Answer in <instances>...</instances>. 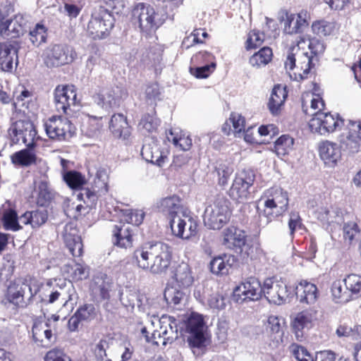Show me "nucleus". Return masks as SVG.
Listing matches in <instances>:
<instances>
[{
  "label": "nucleus",
  "instance_id": "cd10ccee",
  "mask_svg": "<svg viewBox=\"0 0 361 361\" xmlns=\"http://www.w3.org/2000/svg\"><path fill=\"white\" fill-rule=\"evenodd\" d=\"M141 155L147 161L159 166H161L167 159V155L161 152L154 142L145 144L141 150Z\"/></svg>",
  "mask_w": 361,
  "mask_h": 361
},
{
  "label": "nucleus",
  "instance_id": "c85d7f7f",
  "mask_svg": "<svg viewBox=\"0 0 361 361\" xmlns=\"http://www.w3.org/2000/svg\"><path fill=\"white\" fill-rule=\"evenodd\" d=\"M287 95L288 93L285 87L280 85L274 86L268 103L269 109L273 115H277L280 113Z\"/></svg>",
  "mask_w": 361,
  "mask_h": 361
},
{
  "label": "nucleus",
  "instance_id": "6e6552de",
  "mask_svg": "<svg viewBox=\"0 0 361 361\" xmlns=\"http://www.w3.org/2000/svg\"><path fill=\"white\" fill-rule=\"evenodd\" d=\"M230 215L228 201L218 198L206 207L204 223L210 229H220L228 221Z\"/></svg>",
  "mask_w": 361,
  "mask_h": 361
},
{
  "label": "nucleus",
  "instance_id": "e433bc0d",
  "mask_svg": "<svg viewBox=\"0 0 361 361\" xmlns=\"http://www.w3.org/2000/svg\"><path fill=\"white\" fill-rule=\"evenodd\" d=\"M114 236L115 238L114 244L118 247L127 248L132 246L133 237L129 226L123 225L120 228L116 226L114 231Z\"/></svg>",
  "mask_w": 361,
  "mask_h": 361
},
{
  "label": "nucleus",
  "instance_id": "5fc2aeb1",
  "mask_svg": "<svg viewBox=\"0 0 361 361\" xmlns=\"http://www.w3.org/2000/svg\"><path fill=\"white\" fill-rule=\"evenodd\" d=\"M75 312L82 322L91 321L97 315L96 309L93 304H85L80 306Z\"/></svg>",
  "mask_w": 361,
  "mask_h": 361
},
{
  "label": "nucleus",
  "instance_id": "3c124183",
  "mask_svg": "<svg viewBox=\"0 0 361 361\" xmlns=\"http://www.w3.org/2000/svg\"><path fill=\"white\" fill-rule=\"evenodd\" d=\"M159 126V120L155 116V114L152 111L151 114H145L140 123L139 128L140 130H145L147 132H152L157 129Z\"/></svg>",
  "mask_w": 361,
  "mask_h": 361
},
{
  "label": "nucleus",
  "instance_id": "a878e982",
  "mask_svg": "<svg viewBox=\"0 0 361 361\" xmlns=\"http://www.w3.org/2000/svg\"><path fill=\"white\" fill-rule=\"evenodd\" d=\"M235 257L232 255H223L214 257L209 264L211 271L216 275H226L235 263Z\"/></svg>",
  "mask_w": 361,
  "mask_h": 361
},
{
  "label": "nucleus",
  "instance_id": "6ab92c4d",
  "mask_svg": "<svg viewBox=\"0 0 361 361\" xmlns=\"http://www.w3.org/2000/svg\"><path fill=\"white\" fill-rule=\"evenodd\" d=\"M61 235L72 255L80 257L82 254L83 245L75 224L73 223L66 224L61 231Z\"/></svg>",
  "mask_w": 361,
  "mask_h": 361
},
{
  "label": "nucleus",
  "instance_id": "0e129e2a",
  "mask_svg": "<svg viewBox=\"0 0 361 361\" xmlns=\"http://www.w3.org/2000/svg\"><path fill=\"white\" fill-rule=\"evenodd\" d=\"M312 30L313 32L318 36H327L331 33L333 26L331 23L325 20H319L314 22L312 25Z\"/></svg>",
  "mask_w": 361,
  "mask_h": 361
},
{
  "label": "nucleus",
  "instance_id": "f8f14e48",
  "mask_svg": "<svg viewBox=\"0 0 361 361\" xmlns=\"http://www.w3.org/2000/svg\"><path fill=\"white\" fill-rule=\"evenodd\" d=\"M9 135L14 143L20 140L29 148L36 147V141L39 139L33 123L28 120H19L15 122L8 130Z\"/></svg>",
  "mask_w": 361,
  "mask_h": 361
},
{
  "label": "nucleus",
  "instance_id": "c9c22d12",
  "mask_svg": "<svg viewBox=\"0 0 361 361\" xmlns=\"http://www.w3.org/2000/svg\"><path fill=\"white\" fill-rule=\"evenodd\" d=\"M63 271L67 274V276L74 281L86 279L89 276L87 267L80 263L66 264L63 267Z\"/></svg>",
  "mask_w": 361,
  "mask_h": 361
},
{
  "label": "nucleus",
  "instance_id": "bf43d9fd",
  "mask_svg": "<svg viewBox=\"0 0 361 361\" xmlns=\"http://www.w3.org/2000/svg\"><path fill=\"white\" fill-rule=\"evenodd\" d=\"M264 40V35L263 32L255 30H252L250 32L246 41V49H256L262 44Z\"/></svg>",
  "mask_w": 361,
  "mask_h": 361
},
{
  "label": "nucleus",
  "instance_id": "37998d69",
  "mask_svg": "<svg viewBox=\"0 0 361 361\" xmlns=\"http://www.w3.org/2000/svg\"><path fill=\"white\" fill-rule=\"evenodd\" d=\"M321 219L329 224H341L345 221L343 211L338 207H331V209H322L321 213Z\"/></svg>",
  "mask_w": 361,
  "mask_h": 361
},
{
  "label": "nucleus",
  "instance_id": "49530a36",
  "mask_svg": "<svg viewBox=\"0 0 361 361\" xmlns=\"http://www.w3.org/2000/svg\"><path fill=\"white\" fill-rule=\"evenodd\" d=\"M63 180L72 189H80L85 183V177L76 171H69L64 173Z\"/></svg>",
  "mask_w": 361,
  "mask_h": 361
},
{
  "label": "nucleus",
  "instance_id": "8fccbe9b",
  "mask_svg": "<svg viewBox=\"0 0 361 361\" xmlns=\"http://www.w3.org/2000/svg\"><path fill=\"white\" fill-rule=\"evenodd\" d=\"M29 39L32 44L38 47L45 42L47 39V30L43 25L37 24L35 27L29 32Z\"/></svg>",
  "mask_w": 361,
  "mask_h": 361
},
{
  "label": "nucleus",
  "instance_id": "338daca9",
  "mask_svg": "<svg viewBox=\"0 0 361 361\" xmlns=\"http://www.w3.org/2000/svg\"><path fill=\"white\" fill-rule=\"evenodd\" d=\"M109 348V339L106 338H102L96 345L94 348V353L97 359L99 361H111L106 359V350Z\"/></svg>",
  "mask_w": 361,
  "mask_h": 361
},
{
  "label": "nucleus",
  "instance_id": "0eeeda50",
  "mask_svg": "<svg viewBox=\"0 0 361 361\" xmlns=\"http://www.w3.org/2000/svg\"><path fill=\"white\" fill-rule=\"evenodd\" d=\"M114 27V17L103 6L94 8L87 24V33L93 39L107 37Z\"/></svg>",
  "mask_w": 361,
  "mask_h": 361
},
{
  "label": "nucleus",
  "instance_id": "6e6d98bb",
  "mask_svg": "<svg viewBox=\"0 0 361 361\" xmlns=\"http://www.w3.org/2000/svg\"><path fill=\"white\" fill-rule=\"evenodd\" d=\"M4 226L6 230L17 231L22 228L18 221V216L15 211L11 210L4 214L3 217Z\"/></svg>",
  "mask_w": 361,
  "mask_h": 361
},
{
  "label": "nucleus",
  "instance_id": "09e8293b",
  "mask_svg": "<svg viewBox=\"0 0 361 361\" xmlns=\"http://www.w3.org/2000/svg\"><path fill=\"white\" fill-rule=\"evenodd\" d=\"M293 143L292 137L288 135H282L275 142L274 151L279 157L284 156L292 149Z\"/></svg>",
  "mask_w": 361,
  "mask_h": 361
},
{
  "label": "nucleus",
  "instance_id": "dca6fc26",
  "mask_svg": "<svg viewBox=\"0 0 361 361\" xmlns=\"http://www.w3.org/2000/svg\"><path fill=\"white\" fill-rule=\"evenodd\" d=\"M170 226L174 235L182 239H189L197 233V224L192 218L179 215L174 216L170 221Z\"/></svg>",
  "mask_w": 361,
  "mask_h": 361
},
{
  "label": "nucleus",
  "instance_id": "603ef678",
  "mask_svg": "<svg viewBox=\"0 0 361 361\" xmlns=\"http://www.w3.org/2000/svg\"><path fill=\"white\" fill-rule=\"evenodd\" d=\"M281 322V319L274 315L269 316L267 320V328L272 334H276V337L274 338L277 342H279V340L281 341L283 335L282 324Z\"/></svg>",
  "mask_w": 361,
  "mask_h": 361
},
{
  "label": "nucleus",
  "instance_id": "58836bf2",
  "mask_svg": "<svg viewBox=\"0 0 361 361\" xmlns=\"http://www.w3.org/2000/svg\"><path fill=\"white\" fill-rule=\"evenodd\" d=\"M343 282L350 293L351 300L361 295L360 275L355 274H348L343 279Z\"/></svg>",
  "mask_w": 361,
  "mask_h": 361
},
{
  "label": "nucleus",
  "instance_id": "de8ad7c7",
  "mask_svg": "<svg viewBox=\"0 0 361 361\" xmlns=\"http://www.w3.org/2000/svg\"><path fill=\"white\" fill-rule=\"evenodd\" d=\"M37 204L40 207L47 205L51 200V193L49 187V184L46 180L39 182L37 189Z\"/></svg>",
  "mask_w": 361,
  "mask_h": 361
},
{
  "label": "nucleus",
  "instance_id": "473e14b6",
  "mask_svg": "<svg viewBox=\"0 0 361 361\" xmlns=\"http://www.w3.org/2000/svg\"><path fill=\"white\" fill-rule=\"evenodd\" d=\"M174 278L178 286L183 288H188L194 282V276L191 268L185 262H181L176 267Z\"/></svg>",
  "mask_w": 361,
  "mask_h": 361
},
{
  "label": "nucleus",
  "instance_id": "bb28decb",
  "mask_svg": "<svg viewBox=\"0 0 361 361\" xmlns=\"http://www.w3.org/2000/svg\"><path fill=\"white\" fill-rule=\"evenodd\" d=\"M347 132L342 133L338 136L340 148L349 153H356L360 150L361 140L352 129H349V124Z\"/></svg>",
  "mask_w": 361,
  "mask_h": 361
},
{
  "label": "nucleus",
  "instance_id": "864d4df0",
  "mask_svg": "<svg viewBox=\"0 0 361 361\" xmlns=\"http://www.w3.org/2000/svg\"><path fill=\"white\" fill-rule=\"evenodd\" d=\"M310 325V323L307 321V318L302 312L297 314L292 322V327L298 338L302 337V329L305 327L308 328Z\"/></svg>",
  "mask_w": 361,
  "mask_h": 361
},
{
  "label": "nucleus",
  "instance_id": "7ed1b4c3",
  "mask_svg": "<svg viewBox=\"0 0 361 361\" xmlns=\"http://www.w3.org/2000/svg\"><path fill=\"white\" fill-rule=\"evenodd\" d=\"M166 18V14L159 13L152 6L145 3L137 4L132 11L133 23L146 34L155 32Z\"/></svg>",
  "mask_w": 361,
  "mask_h": 361
},
{
  "label": "nucleus",
  "instance_id": "9d476101",
  "mask_svg": "<svg viewBox=\"0 0 361 361\" xmlns=\"http://www.w3.org/2000/svg\"><path fill=\"white\" fill-rule=\"evenodd\" d=\"M266 195L264 215L267 217V221H271L273 219L282 215L288 209V197L287 192L279 187L269 189Z\"/></svg>",
  "mask_w": 361,
  "mask_h": 361
},
{
  "label": "nucleus",
  "instance_id": "20e7f679",
  "mask_svg": "<svg viewBox=\"0 0 361 361\" xmlns=\"http://www.w3.org/2000/svg\"><path fill=\"white\" fill-rule=\"evenodd\" d=\"M207 329L204 317L199 313L192 312L185 321L187 341L194 354H200L206 346Z\"/></svg>",
  "mask_w": 361,
  "mask_h": 361
},
{
  "label": "nucleus",
  "instance_id": "a19ab883",
  "mask_svg": "<svg viewBox=\"0 0 361 361\" xmlns=\"http://www.w3.org/2000/svg\"><path fill=\"white\" fill-rule=\"evenodd\" d=\"M343 280L334 281L331 287L332 300L336 303H346L351 300L346 287L343 288Z\"/></svg>",
  "mask_w": 361,
  "mask_h": 361
},
{
  "label": "nucleus",
  "instance_id": "7c9ffc66",
  "mask_svg": "<svg viewBox=\"0 0 361 361\" xmlns=\"http://www.w3.org/2000/svg\"><path fill=\"white\" fill-rule=\"evenodd\" d=\"M109 128L115 137H122L124 140L127 139L130 134V127L126 118L121 114L112 116Z\"/></svg>",
  "mask_w": 361,
  "mask_h": 361
},
{
  "label": "nucleus",
  "instance_id": "2eb2a0df",
  "mask_svg": "<svg viewBox=\"0 0 361 361\" xmlns=\"http://www.w3.org/2000/svg\"><path fill=\"white\" fill-rule=\"evenodd\" d=\"M54 100L58 111L71 114V107L79 104L76 90L73 85H58L54 90Z\"/></svg>",
  "mask_w": 361,
  "mask_h": 361
},
{
  "label": "nucleus",
  "instance_id": "9b49d317",
  "mask_svg": "<svg viewBox=\"0 0 361 361\" xmlns=\"http://www.w3.org/2000/svg\"><path fill=\"white\" fill-rule=\"evenodd\" d=\"M44 130L47 136L55 141L67 140L75 133V128L67 118L61 116H52L44 123Z\"/></svg>",
  "mask_w": 361,
  "mask_h": 361
},
{
  "label": "nucleus",
  "instance_id": "ddd939ff",
  "mask_svg": "<svg viewBox=\"0 0 361 361\" xmlns=\"http://www.w3.org/2000/svg\"><path fill=\"white\" fill-rule=\"evenodd\" d=\"M262 286L255 278H249L242 282L233 290V300L238 303L245 301H255L262 298Z\"/></svg>",
  "mask_w": 361,
  "mask_h": 361
},
{
  "label": "nucleus",
  "instance_id": "13d9d810",
  "mask_svg": "<svg viewBox=\"0 0 361 361\" xmlns=\"http://www.w3.org/2000/svg\"><path fill=\"white\" fill-rule=\"evenodd\" d=\"M360 230L357 224L355 221H348L344 223L343 228V234L345 241L350 244L355 238L358 235Z\"/></svg>",
  "mask_w": 361,
  "mask_h": 361
},
{
  "label": "nucleus",
  "instance_id": "e2e57ef3",
  "mask_svg": "<svg viewBox=\"0 0 361 361\" xmlns=\"http://www.w3.org/2000/svg\"><path fill=\"white\" fill-rule=\"evenodd\" d=\"M216 171L219 175V183L221 185H227L230 176L233 172L232 166L228 164H220L216 166Z\"/></svg>",
  "mask_w": 361,
  "mask_h": 361
},
{
  "label": "nucleus",
  "instance_id": "72a5a7b5",
  "mask_svg": "<svg viewBox=\"0 0 361 361\" xmlns=\"http://www.w3.org/2000/svg\"><path fill=\"white\" fill-rule=\"evenodd\" d=\"M57 286L59 287L60 297L64 301L63 305H66L68 302L73 305L77 302L78 295L71 281L59 280Z\"/></svg>",
  "mask_w": 361,
  "mask_h": 361
},
{
  "label": "nucleus",
  "instance_id": "052dcab7",
  "mask_svg": "<svg viewBox=\"0 0 361 361\" xmlns=\"http://www.w3.org/2000/svg\"><path fill=\"white\" fill-rule=\"evenodd\" d=\"M164 298L168 303L176 305L183 300L185 294L176 288H168L164 291Z\"/></svg>",
  "mask_w": 361,
  "mask_h": 361
},
{
  "label": "nucleus",
  "instance_id": "680f3d73",
  "mask_svg": "<svg viewBox=\"0 0 361 361\" xmlns=\"http://www.w3.org/2000/svg\"><path fill=\"white\" fill-rule=\"evenodd\" d=\"M215 68L216 63L212 61L211 64H206L200 67L190 68V72L197 78H206L214 71Z\"/></svg>",
  "mask_w": 361,
  "mask_h": 361
},
{
  "label": "nucleus",
  "instance_id": "f257e3e1",
  "mask_svg": "<svg viewBox=\"0 0 361 361\" xmlns=\"http://www.w3.org/2000/svg\"><path fill=\"white\" fill-rule=\"evenodd\" d=\"M325 50L324 44L317 38L300 37L287 55L284 66L286 70L295 69V75L300 79L307 78L314 66V60Z\"/></svg>",
  "mask_w": 361,
  "mask_h": 361
},
{
  "label": "nucleus",
  "instance_id": "393cba45",
  "mask_svg": "<svg viewBox=\"0 0 361 361\" xmlns=\"http://www.w3.org/2000/svg\"><path fill=\"white\" fill-rule=\"evenodd\" d=\"M18 64L17 49L11 44H2L0 51V68L4 72H11Z\"/></svg>",
  "mask_w": 361,
  "mask_h": 361
},
{
  "label": "nucleus",
  "instance_id": "39448f33",
  "mask_svg": "<svg viewBox=\"0 0 361 361\" xmlns=\"http://www.w3.org/2000/svg\"><path fill=\"white\" fill-rule=\"evenodd\" d=\"M157 326L152 333L149 338L145 328L142 329V334L146 338L147 342H152L157 345L165 346L168 343H173L178 337L177 323L174 318L167 315H163L157 319Z\"/></svg>",
  "mask_w": 361,
  "mask_h": 361
},
{
  "label": "nucleus",
  "instance_id": "79ce46f5",
  "mask_svg": "<svg viewBox=\"0 0 361 361\" xmlns=\"http://www.w3.org/2000/svg\"><path fill=\"white\" fill-rule=\"evenodd\" d=\"M32 336L35 342L41 343L43 345L44 341H51L53 334L47 323L39 322L33 325Z\"/></svg>",
  "mask_w": 361,
  "mask_h": 361
},
{
  "label": "nucleus",
  "instance_id": "4c0bfd02",
  "mask_svg": "<svg viewBox=\"0 0 361 361\" xmlns=\"http://www.w3.org/2000/svg\"><path fill=\"white\" fill-rule=\"evenodd\" d=\"M158 207L162 212L169 214L172 219L174 216H178L180 210V199L176 195L164 198L159 202Z\"/></svg>",
  "mask_w": 361,
  "mask_h": 361
},
{
  "label": "nucleus",
  "instance_id": "2f4dec72",
  "mask_svg": "<svg viewBox=\"0 0 361 361\" xmlns=\"http://www.w3.org/2000/svg\"><path fill=\"white\" fill-rule=\"evenodd\" d=\"M166 138L169 142H171L176 147L180 150L187 151L192 147V139L185 133L179 128H174L171 129L166 134Z\"/></svg>",
  "mask_w": 361,
  "mask_h": 361
},
{
  "label": "nucleus",
  "instance_id": "c756f323",
  "mask_svg": "<svg viewBox=\"0 0 361 361\" xmlns=\"http://www.w3.org/2000/svg\"><path fill=\"white\" fill-rule=\"evenodd\" d=\"M48 219V212L46 209H39L31 212H26L20 216L19 221L22 224H30L32 228H38L44 224Z\"/></svg>",
  "mask_w": 361,
  "mask_h": 361
},
{
  "label": "nucleus",
  "instance_id": "4be33fe9",
  "mask_svg": "<svg viewBox=\"0 0 361 361\" xmlns=\"http://www.w3.org/2000/svg\"><path fill=\"white\" fill-rule=\"evenodd\" d=\"M27 281L23 279H17L10 283L7 288L6 298L7 300L20 307H25L24 295L27 290Z\"/></svg>",
  "mask_w": 361,
  "mask_h": 361
},
{
  "label": "nucleus",
  "instance_id": "4d7b16f0",
  "mask_svg": "<svg viewBox=\"0 0 361 361\" xmlns=\"http://www.w3.org/2000/svg\"><path fill=\"white\" fill-rule=\"evenodd\" d=\"M290 350L298 361H314V360L307 350L302 345L293 343L290 346Z\"/></svg>",
  "mask_w": 361,
  "mask_h": 361
},
{
  "label": "nucleus",
  "instance_id": "4468645a",
  "mask_svg": "<svg viewBox=\"0 0 361 361\" xmlns=\"http://www.w3.org/2000/svg\"><path fill=\"white\" fill-rule=\"evenodd\" d=\"M255 174L250 170H243L238 173L229 190L230 197L238 202L246 200L249 196V188L253 185Z\"/></svg>",
  "mask_w": 361,
  "mask_h": 361
},
{
  "label": "nucleus",
  "instance_id": "423d86ee",
  "mask_svg": "<svg viewBox=\"0 0 361 361\" xmlns=\"http://www.w3.org/2000/svg\"><path fill=\"white\" fill-rule=\"evenodd\" d=\"M302 109L305 114L312 115L309 121L310 130L320 135H328L336 130L341 129L344 126V120L338 114L324 112H307L302 104Z\"/></svg>",
  "mask_w": 361,
  "mask_h": 361
},
{
  "label": "nucleus",
  "instance_id": "f03ea898",
  "mask_svg": "<svg viewBox=\"0 0 361 361\" xmlns=\"http://www.w3.org/2000/svg\"><path fill=\"white\" fill-rule=\"evenodd\" d=\"M171 247L162 242L144 243L133 253L137 267L153 274L165 273L171 264Z\"/></svg>",
  "mask_w": 361,
  "mask_h": 361
},
{
  "label": "nucleus",
  "instance_id": "a211bd4d",
  "mask_svg": "<svg viewBox=\"0 0 361 361\" xmlns=\"http://www.w3.org/2000/svg\"><path fill=\"white\" fill-rule=\"evenodd\" d=\"M310 16L305 11L298 14L285 13L281 21L283 22V31L286 34L293 35L302 32L308 26Z\"/></svg>",
  "mask_w": 361,
  "mask_h": 361
},
{
  "label": "nucleus",
  "instance_id": "f3484780",
  "mask_svg": "<svg viewBox=\"0 0 361 361\" xmlns=\"http://www.w3.org/2000/svg\"><path fill=\"white\" fill-rule=\"evenodd\" d=\"M68 52V49L64 46L55 44L44 52V63L47 67H57L68 63L73 59Z\"/></svg>",
  "mask_w": 361,
  "mask_h": 361
},
{
  "label": "nucleus",
  "instance_id": "a18cd8bd",
  "mask_svg": "<svg viewBox=\"0 0 361 361\" xmlns=\"http://www.w3.org/2000/svg\"><path fill=\"white\" fill-rule=\"evenodd\" d=\"M120 300L122 305L128 310H133L136 305L138 307L141 305L139 294L130 290H126L120 293Z\"/></svg>",
  "mask_w": 361,
  "mask_h": 361
},
{
  "label": "nucleus",
  "instance_id": "aec40b11",
  "mask_svg": "<svg viewBox=\"0 0 361 361\" xmlns=\"http://www.w3.org/2000/svg\"><path fill=\"white\" fill-rule=\"evenodd\" d=\"M318 151L321 159L329 167H334L341 158V150L337 143L324 140L319 143Z\"/></svg>",
  "mask_w": 361,
  "mask_h": 361
},
{
  "label": "nucleus",
  "instance_id": "b1692460",
  "mask_svg": "<svg viewBox=\"0 0 361 361\" xmlns=\"http://www.w3.org/2000/svg\"><path fill=\"white\" fill-rule=\"evenodd\" d=\"M296 295L301 303L307 305L314 304L318 298L317 286L306 281H302L295 288Z\"/></svg>",
  "mask_w": 361,
  "mask_h": 361
},
{
  "label": "nucleus",
  "instance_id": "69168bd1",
  "mask_svg": "<svg viewBox=\"0 0 361 361\" xmlns=\"http://www.w3.org/2000/svg\"><path fill=\"white\" fill-rule=\"evenodd\" d=\"M229 123L233 126V132L236 135L240 134L245 128V121L243 116L238 113H231L229 117Z\"/></svg>",
  "mask_w": 361,
  "mask_h": 361
},
{
  "label": "nucleus",
  "instance_id": "5701e85b",
  "mask_svg": "<svg viewBox=\"0 0 361 361\" xmlns=\"http://www.w3.org/2000/svg\"><path fill=\"white\" fill-rule=\"evenodd\" d=\"M222 244L226 248L233 250L239 249L245 245L246 235L243 230L235 226H229L225 228L222 233Z\"/></svg>",
  "mask_w": 361,
  "mask_h": 361
},
{
  "label": "nucleus",
  "instance_id": "1a4fd4ad",
  "mask_svg": "<svg viewBox=\"0 0 361 361\" xmlns=\"http://www.w3.org/2000/svg\"><path fill=\"white\" fill-rule=\"evenodd\" d=\"M294 293V287L288 286L283 281L274 277L267 279L262 286V294L269 302L276 305L286 302Z\"/></svg>",
  "mask_w": 361,
  "mask_h": 361
},
{
  "label": "nucleus",
  "instance_id": "ea45409f",
  "mask_svg": "<svg viewBox=\"0 0 361 361\" xmlns=\"http://www.w3.org/2000/svg\"><path fill=\"white\" fill-rule=\"evenodd\" d=\"M94 101L106 111L116 105L115 92L112 90H103L94 97Z\"/></svg>",
  "mask_w": 361,
  "mask_h": 361
},
{
  "label": "nucleus",
  "instance_id": "c03bdc74",
  "mask_svg": "<svg viewBox=\"0 0 361 361\" xmlns=\"http://www.w3.org/2000/svg\"><path fill=\"white\" fill-rule=\"evenodd\" d=\"M272 51L269 47L262 48L258 52L253 54L250 59V63L253 67L259 68L266 66L271 61Z\"/></svg>",
  "mask_w": 361,
  "mask_h": 361
},
{
  "label": "nucleus",
  "instance_id": "774afa93",
  "mask_svg": "<svg viewBox=\"0 0 361 361\" xmlns=\"http://www.w3.org/2000/svg\"><path fill=\"white\" fill-rule=\"evenodd\" d=\"M44 361H71V360L61 350L54 348L47 353Z\"/></svg>",
  "mask_w": 361,
  "mask_h": 361
},
{
  "label": "nucleus",
  "instance_id": "412c9836",
  "mask_svg": "<svg viewBox=\"0 0 361 361\" xmlns=\"http://www.w3.org/2000/svg\"><path fill=\"white\" fill-rule=\"evenodd\" d=\"M26 20L22 15H16L13 18H3L0 20V35L14 38L23 33Z\"/></svg>",
  "mask_w": 361,
  "mask_h": 361
},
{
  "label": "nucleus",
  "instance_id": "f704fd0d",
  "mask_svg": "<svg viewBox=\"0 0 361 361\" xmlns=\"http://www.w3.org/2000/svg\"><path fill=\"white\" fill-rule=\"evenodd\" d=\"M35 148L21 149L13 153L11 156V161L13 164L20 166H29L36 163L37 156L34 152Z\"/></svg>",
  "mask_w": 361,
  "mask_h": 361
}]
</instances>
